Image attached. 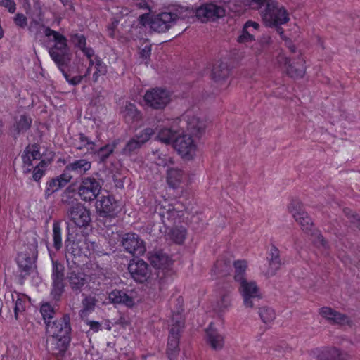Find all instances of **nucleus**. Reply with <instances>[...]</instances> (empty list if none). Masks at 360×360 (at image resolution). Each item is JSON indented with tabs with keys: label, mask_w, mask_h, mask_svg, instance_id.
Listing matches in <instances>:
<instances>
[{
	"label": "nucleus",
	"mask_w": 360,
	"mask_h": 360,
	"mask_svg": "<svg viewBox=\"0 0 360 360\" xmlns=\"http://www.w3.org/2000/svg\"><path fill=\"white\" fill-rule=\"evenodd\" d=\"M70 317L65 315L55 320L53 324H47V333L51 336L49 350L57 359L63 358L68 351L71 338Z\"/></svg>",
	"instance_id": "1"
},
{
	"label": "nucleus",
	"mask_w": 360,
	"mask_h": 360,
	"mask_svg": "<svg viewBox=\"0 0 360 360\" xmlns=\"http://www.w3.org/2000/svg\"><path fill=\"white\" fill-rule=\"evenodd\" d=\"M259 7L265 4L260 15L262 19L268 27L276 28L281 35L283 34L282 25L290 21V13L287 8L276 0H252Z\"/></svg>",
	"instance_id": "2"
},
{
	"label": "nucleus",
	"mask_w": 360,
	"mask_h": 360,
	"mask_svg": "<svg viewBox=\"0 0 360 360\" xmlns=\"http://www.w3.org/2000/svg\"><path fill=\"white\" fill-rule=\"evenodd\" d=\"M44 34L49 43L52 44L48 50L52 60L58 69L68 67L71 60L72 55L67 37L49 27L44 28Z\"/></svg>",
	"instance_id": "3"
},
{
	"label": "nucleus",
	"mask_w": 360,
	"mask_h": 360,
	"mask_svg": "<svg viewBox=\"0 0 360 360\" xmlns=\"http://www.w3.org/2000/svg\"><path fill=\"white\" fill-rule=\"evenodd\" d=\"M288 210L295 220L301 226L302 229L311 237L312 242L316 245L326 248L327 241L320 231L315 228L311 219L304 211L302 202L298 199H292L288 206Z\"/></svg>",
	"instance_id": "4"
},
{
	"label": "nucleus",
	"mask_w": 360,
	"mask_h": 360,
	"mask_svg": "<svg viewBox=\"0 0 360 360\" xmlns=\"http://www.w3.org/2000/svg\"><path fill=\"white\" fill-rule=\"evenodd\" d=\"M179 304H181L180 308L177 313H173L172 321V324L169 330L168 338L167 356L169 360H176L179 353V339L180 333L184 327V318L182 316L183 299L179 297L177 299Z\"/></svg>",
	"instance_id": "5"
},
{
	"label": "nucleus",
	"mask_w": 360,
	"mask_h": 360,
	"mask_svg": "<svg viewBox=\"0 0 360 360\" xmlns=\"http://www.w3.org/2000/svg\"><path fill=\"white\" fill-rule=\"evenodd\" d=\"M191 11L188 8H180L175 12H162L153 17L151 29L158 32H165L175 25L179 19L185 20Z\"/></svg>",
	"instance_id": "6"
},
{
	"label": "nucleus",
	"mask_w": 360,
	"mask_h": 360,
	"mask_svg": "<svg viewBox=\"0 0 360 360\" xmlns=\"http://www.w3.org/2000/svg\"><path fill=\"white\" fill-rule=\"evenodd\" d=\"M192 13L202 22H215L223 18L226 10L222 6L212 2L203 3L199 6L192 8Z\"/></svg>",
	"instance_id": "7"
},
{
	"label": "nucleus",
	"mask_w": 360,
	"mask_h": 360,
	"mask_svg": "<svg viewBox=\"0 0 360 360\" xmlns=\"http://www.w3.org/2000/svg\"><path fill=\"white\" fill-rule=\"evenodd\" d=\"M143 99L149 107L155 110H162L169 103L171 94L165 89L152 88L146 91Z\"/></svg>",
	"instance_id": "8"
},
{
	"label": "nucleus",
	"mask_w": 360,
	"mask_h": 360,
	"mask_svg": "<svg viewBox=\"0 0 360 360\" xmlns=\"http://www.w3.org/2000/svg\"><path fill=\"white\" fill-rule=\"evenodd\" d=\"M89 253L87 243L83 239L71 240L69 236L65 240V257L67 260H72L75 264H79L82 257H86Z\"/></svg>",
	"instance_id": "9"
},
{
	"label": "nucleus",
	"mask_w": 360,
	"mask_h": 360,
	"mask_svg": "<svg viewBox=\"0 0 360 360\" xmlns=\"http://www.w3.org/2000/svg\"><path fill=\"white\" fill-rule=\"evenodd\" d=\"M101 190L100 182L92 176L82 179L78 187V195L85 202H92L96 199Z\"/></svg>",
	"instance_id": "10"
},
{
	"label": "nucleus",
	"mask_w": 360,
	"mask_h": 360,
	"mask_svg": "<svg viewBox=\"0 0 360 360\" xmlns=\"http://www.w3.org/2000/svg\"><path fill=\"white\" fill-rule=\"evenodd\" d=\"M277 62L285 68L287 74L292 78H302L305 74V61L302 56L292 60L283 53L277 56Z\"/></svg>",
	"instance_id": "11"
},
{
	"label": "nucleus",
	"mask_w": 360,
	"mask_h": 360,
	"mask_svg": "<svg viewBox=\"0 0 360 360\" xmlns=\"http://www.w3.org/2000/svg\"><path fill=\"white\" fill-rule=\"evenodd\" d=\"M154 133L152 128L147 127L135 134L127 142L122 150L123 154L126 155L136 154L139 150L150 139Z\"/></svg>",
	"instance_id": "12"
},
{
	"label": "nucleus",
	"mask_w": 360,
	"mask_h": 360,
	"mask_svg": "<svg viewBox=\"0 0 360 360\" xmlns=\"http://www.w3.org/2000/svg\"><path fill=\"white\" fill-rule=\"evenodd\" d=\"M70 39L75 48L79 49L86 57L89 65L86 70V75H91V68L94 65L92 57L94 56V50L90 46H87L86 37L77 32H72L70 34Z\"/></svg>",
	"instance_id": "13"
},
{
	"label": "nucleus",
	"mask_w": 360,
	"mask_h": 360,
	"mask_svg": "<svg viewBox=\"0 0 360 360\" xmlns=\"http://www.w3.org/2000/svg\"><path fill=\"white\" fill-rule=\"evenodd\" d=\"M121 243L124 250L134 256L143 255L146 252L144 241L136 233L124 234Z\"/></svg>",
	"instance_id": "14"
},
{
	"label": "nucleus",
	"mask_w": 360,
	"mask_h": 360,
	"mask_svg": "<svg viewBox=\"0 0 360 360\" xmlns=\"http://www.w3.org/2000/svg\"><path fill=\"white\" fill-rule=\"evenodd\" d=\"M238 291L243 299V304L248 308H252L253 300L260 299L259 289L257 283L254 281L245 280L240 283Z\"/></svg>",
	"instance_id": "15"
},
{
	"label": "nucleus",
	"mask_w": 360,
	"mask_h": 360,
	"mask_svg": "<svg viewBox=\"0 0 360 360\" xmlns=\"http://www.w3.org/2000/svg\"><path fill=\"white\" fill-rule=\"evenodd\" d=\"M148 259L154 268L161 271L158 273V277L160 276L161 272L163 275H172L173 260L168 255L162 251H158L154 253H150Z\"/></svg>",
	"instance_id": "16"
},
{
	"label": "nucleus",
	"mask_w": 360,
	"mask_h": 360,
	"mask_svg": "<svg viewBox=\"0 0 360 360\" xmlns=\"http://www.w3.org/2000/svg\"><path fill=\"white\" fill-rule=\"evenodd\" d=\"M174 148L185 159H192L195 155L197 146L191 136L179 134L174 141Z\"/></svg>",
	"instance_id": "17"
},
{
	"label": "nucleus",
	"mask_w": 360,
	"mask_h": 360,
	"mask_svg": "<svg viewBox=\"0 0 360 360\" xmlns=\"http://www.w3.org/2000/svg\"><path fill=\"white\" fill-rule=\"evenodd\" d=\"M128 271L131 278L140 283L147 281L150 276L148 264L141 259L131 260L128 264Z\"/></svg>",
	"instance_id": "18"
},
{
	"label": "nucleus",
	"mask_w": 360,
	"mask_h": 360,
	"mask_svg": "<svg viewBox=\"0 0 360 360\" xmlns=\"http://www.w3.org/2000/svg\"><path fill=\"white\" fill-rule=\"evenodd\" d=\"M27 248L30 252H21L18 253L16 259L18 268L24 276L30 275L32 271L34 262V258L37 252V245L29 246Z\"/></svg>",
	"instance_id": "19"
},
{
	"label": "nucleus",
	"mask_w": 360,
	"mask_h": 360,
	"mask_svg": "<svg viewBox=\"0 0 360 360\" xmlns=\"http://www.w3.org/2000/svg\"><path fill=\"white\" fill-rule=\"evenodd\" d=\"M311 355L319 360H348L349 356L335 347H317Z\"/></svg>",
	"instance_id": "20"
},
{
	"label": "nucleus",
	"mask_w": 360,
	"mask_h": 360,
	"mask_svg": "<svg viewBox=\"0 0 360 360\" xmlns=\"http://www.w3.org/2000/svg\"><path fill=\"white\" fill-rule=\"evenodd\" d=\"M96 208L101 217H114L118 209L117 200L112 195H102L96 200Z\"/></svg>",
	"instance_id": "21"
},
{
	"label": "nucleus",
	"mask_w": 360,
	"mask_h": 360,
	"mask_svg": "<svg viewBox=\"0 0 360 360\" xmlns=\"http://www.w3.org/2000/svg\"><path fill=\"white\" fill-rule=\"evenodd\" d=\"M72 179V176L68 172H63L61 174L49 179L46 183L44 197L48 199L54 193L65 187Z\"/></svg>",
	"instance_id": "22"
},
{
	"label": "nucleus",
	"mask_w": 360,
	"mask_h": 360,
	"mask_svg": "<svg viewBox=\"0 0 360 360\" xmlns=\"http://www.w3.org/2000/svg\"><path fill=\"white\" fill-rule=\"evenodd\" d=\"M70 220L78 227H86L91 222L90 211L82 204H77L69 210Z\"/></svg>",
	"instance_id": "23"
},
{
	"label": "nucleus",
	"mask_w": 360,
	"mask_h": 360,
	"mask_svg": "<svg viewBox=\"0 0 360 360\" xmlns=\"http://www.w3.org/2000/svg\"><path fill=\"white\" fill-rule=\"evenodd\" d=\"M155 211L159 214L163 223H165V220L173 221L180 216V211L174 208V205L165 198L155 205Z\"/></svg>",
	"instance_id": "24"
},
{
	"label": "nucleus",
	"mask_w": 360,
	"mask_h": 360,
	"mask_svg": "<svg viewBox=\"0 0 360 360\" xmlns=\"http://www.w3.org/2000/svg\"><path fill=\"white\" fill-rule=\"evenodd\" d=\"M260 25L258 22L249 20L243 25L240 34L237 37L239 44H248L255 41Z\"/></svg>",
	"instance_id": "25"
},
{
	"label": "nucleus",
	"mask_w": 360,
	"mask_h": 360,
	"mask_svg": "<svg viewBox=\"0 0 360 360\" xmlns=\"http://www.w3.org/2000/svg\"><path fill=\"white\" fill-rule=\"evenodd\" d=\"M205 341L214 350H220L224 345V336L210 323L205 329Z\"/></svg>",
	"instance_id": "26"
},
{
	"label": "nucleus",
	"mask_w": 360,
	"mask_h": 360,
	"mask_svg": "<svg viewBox=\"0 0 360 360\" xmlns=\"http://www.w3.org/2000/svg\"><path fill=\"white\" fill-rule=\"evenodd\" d=\"M108 299L110 303L124 305L129 308H131L135 304L134 297L121 290L115 289L112 290L108 294Z\"/></svg>",
	"instance_id": "27"
},
{
	"label": "nucleus",
	"mask_w": 360,
	"mask_h": 360,
	"mask_svg": "<svg viewBox=\"0 0 360 360\" xmlns=\"http://www.w3.org/2000/svg\"><path fill=\"white\" fill-rule=\"evenodd\" d=\"M319 314L328 321L339 325L349 324L348 316L339 313L330 307H324L320 309Z\"/></svg>",
	"instance_id": "28"
},
{
	"label": "nucleus",
	"mask_w": 360,
	"mask_h": 360,
	"mask_svg": "<svg viewBox=\"0 0 360 360\" xmlns=\"http://www.w3.org/2000/svg\"><path fill=\"white\" fill-rule=\"evenodd\" d=\"M88 276L79 271H71L68 275V281L73 291L81 292L87 285Z\"/></svg>",
	"instance_id": "29"
},
{
	"label": "nucleus",
	"mask_w": 360,
	"mask_h": 360,
	"mask_svg": "<svg viewBox=\"0 0 360 360\" xmlns=\"http://www.w3.org/2000/svg\"><path fill=\"white\" fill-rule=\"evenodd\" d=\"M91 167V162L86 159H79L69 163L65 167L63 172H73L76 174L82 175L89 171Z\"/></svg>",
	"instance_id": "30"
},
{
	"label": "nucleus",
	"mask_w": 360,
	"mask_h": 360,
	"mask_svg": "<svg viewBox=\"0 0 360 360\" xmlns=\"http://www.w3.org/2000/svg\"><path fill=\"white\" fill-rule=\"evenodd\" d=\"M269 269L266 272L268 276L275 275L276 271L279 269L281 265V262L279 255V250L272 245L269 253L268 257Z\"/></svg>",
	"instance_id": "31"
},
{
	"label": "nucleus",
	"mask_w": 360,
	"mask_h": 360,
	"mask_svg": "<svg viewBox=\"0 0 360 360\" xmlns=\"http://www.w3.org/2000/svg\"><path fill=\"white\" fill-rule=\"evenodd\" d=\"M41 158L40 146L38 143H33L27 146L22 155V160L24 165H32V161Z\"/></svg>",
	"instance_id": "32"
},
{
	"label": "nucleus",
	"mask_w": 360,
	"mask_h": 360,
	"mask_svg": "<svg viewBox=\"0 0 360 360\" xmlns=\"http://www.w3.org/2000/svg\"><path fill=\"white\" fill-rule=\"evenodd\" d=\"M187 115H183L181 117H177L175 121L179 122L184 120L186 124V129L191 131L192 134L198 136L200 135L205 129V124L198 118L193 117L191 119L186 120Z\"/></svg>",
	"instance_id": "33"
},
{
	"label": "nucleus",
	"mask_w": 360,
	"mask_h": 360,
	"mask_svg": "<svg viewBox=\"0 0 360 360\" xmlns=\"http://www.w3.org/2000/svg\"><path fill=\"white\" fill-rule=\"evenodd\" d=\"M231 262L230 259L224 257H219L214 264L212 269L213 274L217 277H223L229 274L231 270Z\"/></svg>",
	"instance_id": "34"
},
{
	"label": "nucleus",
	"mask_w": 360,
	"mask_h": 360,
	"mask_svg": "<svg viewBox=\"0 0 360 360\" xmlns=\"http://www.w3.org/2000/svg\"><path fill=\"white\" fill-rule=\"evenodd\" d=\"M187 236V229L183 226H176L171 228L168 233V238L177 245H182Z\"/></svg>",
	"instance_id": "35"
},
{
	"label": "nucleus",
	"mask_w": 360,
	"mask_h": 360,
	"mask_svg": "<svg viewBox=\"0 0 360 360\" xmlns=\"http://www.w3.org/2000/svg\"><path fill=\"white\" fill-rule=\"evenodd\" d=\"M75 148L79 150H86L87 153L91 154H96V143L83 133L78 134V141L75 144Z\"/></svg>",
	"instance_id": "36"
},
{
	"label": "nucleus",
	"mask_w": 360,
	"mask_h": 360,
	"mask_svg": "<svg viewBox=\"0 0 360 360\" xmlns=\"http://www.w3.org/2000/svg\"><path fill=\"white\" fill-rule=\"evenodd\" d=\"M94 65L91 68V72L94 70L92 75V79L94 82H96L99 77L102 75H105L107 73V65L104 63L103 60L97 55L94 53V56L92 57Z\"/></svg>",
	"instance_id": "37"
},
{
	"label": "nucleus",
	"mask_w": 360,
	"mask_h": 360,
	"mask_svg": "<svg viewBox=\"0 0 360 360\" xmlns=\"http://www.w3.org/2000/svg\"><path fill=\"white\" fill-rule=\"evenodd\" d=\"M234 280L238 283L247 280L245 278L248 269V262L245 259H238L233 262Z\"/></svg>",
	"instance_id": "38"
},
{
	"label": "nucleus",
	"mask_w": 360,
	"mask_h": 360,
	"mask_svg": "<svg viewBox=\"0 0 360 360\" xmlns=\"http://www.w3.org/2000/svg\"><path fill=\"white\" fill-rule=\"evenodd\" d=\"M32 120L26 114L21 115L19 119H15L13 129L15 135L25 132L30 129Z\"/></svg>",
	"instance_id": "39"
},
{
	"label": "nucleus",
	"mask_w": 360,
	"mask_h": 360,
	"mask_svg": "<svg viewBox=\"0 0 360 360\" xmlns=\"http://www.w3.org/2000/svg\"><path fill=\"white\" fill-rule=\"evenodd\" d=\"M11 295L14 302V317L15 320H18L19 315L26 309L27 297L25 295L19 292H15V296L13 294Z\"/></svg>",
	"instance_id": "40"
},
{
	"label": "nucleus",
	"mask_w": 360,
	"mask_h": 360,
	"mask_svg": "<svg viewBox=\"0 0 360 360\" xmlns=\"http://www.w3.org/2000/svg\"><path fill=\"white\" fill-rule=\"evenodd\" d=\"M53 246L56 250H60L63 247L62 221L55 220L52 229Z\"/></svg>",
	"instance_id": "41"
},
{
	"label": "nucleus",
	"mask_w": 360,
	"mask_h": 360,
	"mask_svg": "<svg viewBox=\"0 0 360 360\" xmlns=\"http://www.w3.org/2000/svg\"><path fill=\"white\" fill-rule=\"evenodd\" d=\"M178 136L179 133L176 130L170 128H162L159 131L157 138L162 143H172V146H174V141Z\"/></svg>",
	"instance_id": "42"
},
{
	"label": "nucleus",
	"mask_w": 360,
	"mask_h": 360,
	"mask_svg": "<svg viewBox=\"0 0 360 360\" xmlns=\"http://www.w3.org/2000/svg\"><path fill=\"white\" fill-rule=\"evenodd\" d=\"M40 313L47 328V324H53L55 321H51L56 314L54 307L49 302L43 303L40 307Z\"/></svg>",
	"instance_id": "43"
},
{
	"label": "nucleus",
	"mask_w": 360,
	"mask_h": 360,
	"mask_svg": "<svg viewBox=\"0 0 360 360\" xmlns=\"http://www.w3.org/2000/svg\"><path fill=\"white\" fill-rule=\"evenodd\" d=\"M61 202L63 205L70 207L76 206L77 204H80L75 197V191L71 188L70 186L68 187L61 195Z\"/></svg>",
	"instance_id": "44"
},
{
	"label": "nucleus",
	"mask_w": 360,
	"mask_h": 360,
	"mask_svg": "<svg viewBox=\"0 0 360 360\" xmlns=\"http://www.w3.org/2000/svg\"><path fill=\"white\" fill-rule=\"evenodd\" d=\"M229 73L230 70L226 67H224V65L221 63L218 68H213L211 77L214 81L219 82L221 80L226 79L229 75Z\"/></svg>",
	"instance_id": "45"
},
{
	"label": "nucleus",
	"mask_w": 360,
	"mask_h": 360,
	"mask_svg": "<svg viewBox=\"0 0 360 360\" xmlns=\"http://www.w3.org/2000/svg\"><path fill=\"white\" fill-rule=\"evenodd\" d=\"M96 305V300L94 297L91 296H86L82 300V309L79 312V315L82 319L87 316L90 312L94 311Z\"/></svg>",
	"instance_id": "46"
},
{
	"label": "nucleus",
	"mask_w": 360,
	"mask_h": 360,
	"mask_svg": "<svg viewBox=\"0 0 360 360\" xmlns=\"http://www.w3.org/2000/svg\"><path fill=\"white\" fill-rule=\"evenodd\" d=\"M116 146L117 143L115 141H113L111 143H107L101 147L98 150H96V153H97L101 161H105L111 154L113 153Z\"/></svg>",
	"instance_id": "47"
},
{
	"label": "nucleus",
	"mask_w": 360,
	"mask_h": 360,
	"mask_svg": "<svg viewBox=\"0 0 360 360\" xmlns=\"http://www.w3.org/2000/svg\"><path fill=\"white\" fill-rule=\"evenodd\" d=\"M64 279H52L51 295L56 300H59L64 292Z\"/></svg>",
	"instance_id": "48"
},
{
	"label": "nucleus",
	"mask_w": 360,
	"mask_h": 360,
	"mask_svg": "<svg viewBox=\"0 0 360 360\" xmlns=\"http://www.w3.org/2000/svg\"><path fill=\"white\" fill-rule=\"evenodd\" d=\"M181 172L179 169H170L167 172V181L169 186L176 188L181 180Z\"/></svg>",
	"instance_id": "49"
},
{
	"label": "nucleus",
	"mask_w": 360,
	"mask_h": 360,
	"mask_svg": "<svg viewBox=\"0 0 360 360\" xmlns=\"http://www.w3.org/2000/svg\"><path fill=\"white\" fill-rule=\"evenodd\" d=\"M259 315L264 323H270L276 318L274 310L272 308L268 307H263L259 308Z\"/></svg>",
	"instance_id": "50"
},
{
	"label": "nucleus",
	"mask_w": 360,
	"mask_h": 360,
	"mask_svg": "<svg viewBox=\"0 0 360 360\" xmlns=\"http://www.w3.org/2000/svg\"><path fill=\"white\" fill-rule=\"evenodd\" d=\"M47 165L48 163L44 160H41L34 168L32 177L35 181L39 182L44 176Z\"/></svg>",
	"instance_id": "51"
},
{
	"label": "nucleus",
	"mask_w": 360,
	"mask_h": 360,
	"mask_svg": "<svg viewBox=\"0 0 360 360\" xmlns=\"http://www.w3.org/2000/svg\"><path fill=\"white\" fill-rule=\"evenodd\" d=\"M67 67H63L62 69H59L60 71L62 72L63 77H65V80L71 85L76 86L78 85L82 79L88 77L89 75H86V73L84 75H77L74 77H70V75L65 71V68Z\"/></svg>",
	"instance_id": "52"
},
{
	"label": "nucleus",
	"mask_w": 360,
	"mask_h": 360,
	"mask_svg": "<svg viewBox=\"0 0 360 360\" xmlns=\"http://www.w3.org/2000/svg\"><path fill=\"white\" fill-rule=\"evenodd\" d=\"M51 279H64V267L57 261H53Z\"/></svg>",
	"instance_id": "53"
},
{
	"label": "nucleus",
	"mask_w": 360,
	"mask_h": 360,
	"mask_svg": "<svg viewBox=\"0 0 360 360\" xmlns=\"http://www.w3.org/2000/svg\"><path fill=\"white\" fill-rule=\"evenodd\" d=\"M344 212L350 219L351 222L360 230V216L347 208L344 210Z\"/></svg>",
	"instance_id": "54"
},
{
	"label": "nucleus",
	"mask_w": 360,
	"mask_h": 360,
	"mask_svg": "<svg viewBox=\"0 0 360 360\" xmlns=\"http://www.w3.org/2000/svg\"><path fill=\"white\" fill-rule=\"evenodd\" d=\"M14 23L20 28H25L27 25V17L21 13H18L13 18Z\"/></svg>",
	"instance_id": "55"
},
{
	"label": "nucleus",
	"mask_w": 360,
	"mask_h": 360,
	"mask_svg": "<svg viewBox=\"0 0 360 360\" xmlns=\"http://www.w3.org/2000/svg\"><path fill=\"white\" fill-rule=\"evenodd\" d=\"M0 6L5 8L10 13L16 11V4L14 0H0Z\"/></svg>",
	"instance_id": "56"
},
{
	"label": "nucleus",
	"mask_w": 360,
	"mask_h": 360,
	"mask_svg": "<svg viewBox=\"0 0 360 360\" xmlns=\"http://www.w3.org/2000/svg\"><path fill=\"white\" fill-rule=\"evenodd\" d=\"M139 22L143 25H149L151 27V22L153 21V18L150 17L149 13L142 14L139 16Z\"/></svg>",
	"instance_id": "57"
},
{
	"label": "nucleus",
	"mask_w": 360,
	"mask_h": 360,
	"mask_svg": "<svg viewBox=\"0 0 360 360\" xmlns=\"http://www.w3.org/2000/svg\"><path fill=\"white\" fill-rule=\"evenodd\" d=\"M139 54H140V58H141L143 60L150 59V54H151V46H146L143 49H142L141 50Z\"/></svg>",
	"instance_id": "58"
},
{
	"label": "nucleus",
	"mask_w": 360,
	"mask_h": 360,
	"mask_svg": "<svg viewBox=\"0 0 360 360\" xmlns=\"http://www.w3.org/2000/svg\"><path fill=\"white\" fill-rule=\"evenodd\" d=\"M126 109L131 112L133 120H136L139 115V112L136 110L134 104L129 103L126 106Z\"/></svg>",
	"instance_id": "59"
},
{
	"label": "nucleus",
	"mask_w": 360,
	"mask_h": 360,
	"mask_svg": "<svg viewBox=\"0 0 360 360\" xmlns=\"http://www.w3.org/2000/svg\"><path fill=\"white\" fill-rule=\"evenodd\" d=\"M87 324L89 326L90 329L94 332H98L101 328V323L98 321H89L87 322Z\"/></svg>",
	"instance_id": "60"
},
{
	"label": "nucleus",
	"mask_w": 360,
	"mask_h": 360,
	"mask_svg": "<svg viewBox=\"0 0 360 360\" xmlns=\"http://www.w3.org/2000/svg\"><path fill=\"white\" fill-rule=\"evenodd\" d=\"M63 4L65 6H68V9H70V10H73L74 9V6L72 4L71 1H70L69 0H66L65 2H63Z\"/></svg>",
	"instance_id": "61"
},
{
	"label": "nucleus",
	"mask_w": 360,
	"mask_h": 360,
	"mask_svg": "<svg viewBox=\"0 0 360 360\" xmlns=\"http://www.w3.org/2000/svg\"><path fill=\"white\" fill-rule=\"evenodd\" d=\"M4 31L3 28H0V39H1L4 37Z\"/></svg>",
	"instance_id": "62"
},
{
	"label": "nucleus",
	"mask_w": 360,
	"mask_h": 360,
	"mask_svg": "<svg viewBox=\"0 0 360 360\" xmlns=\"http://www.w3.org/2000/svg\"><path fill=\"white\" fill-rule=\"evenodd\" d=\"M37 6L40 9V7H39V1H38V0H37V1H34V8H37Z\"/></svg>",
	"instance_id": "63"
},
{
	"label": "nucleus",
	"mask_w": 360,
	"mask_h": 360,
	"mask_svg": "<svg viewBox=\"0 0 360 360\" xmlns=\"http://www.w3.org/2000/svg\"><path fill=\"white\" fill-rule=\"evenodd\" d=\"M290 49L291 52H295V47L294 46L290 47Z\"/></svg>",
	"instance_id": "64"
}]
</instances>
